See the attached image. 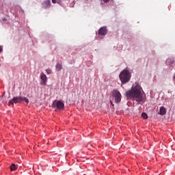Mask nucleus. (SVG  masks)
<instances>
[{
  "instance_id": "nucleus-1",
  "label": "nucleus",
  "mask_w": 175,
  "mask_h": 175,
  "mask_svg": "<svg viewBox=\"0 0 175 175\" xmlns=\"http://www.w3.org/2000/svg\"><path fill=\"white\" fill-rule=\"evenodd\" d=\"M127 99H133L134 100L136 98V102L140 103L143 100V94H142V87L139 85H136L131 90H129L126 93Z\"/></svg>"
},
{
  "instance_id": "nucleus-2",
  "label": "nucleus",
  "mask_w": 175,
  "mask_h": 175,
  "mask_svg": "<svg viewBox=\"0 0 175 175\" xmlns=\"http://www.w3.org/2000/svg\"><path fill=\"white\" fill-rule=\"evenodd\" d=\"M119 77L122 84H126L131 80V73L128 70H123L120 72Z\"/></svg>"
},
{
  "instance_id": "nucleus-3",
  "label": "nucleus",
  "mask_w": 175,
  "mask_h": 175,
  "mask_svg": "<svg viewBox=\"0 0 175 175\" xmlns=\"http://www.w3.org/2000/svg\"><path fill=\"white\" fill-rule=\"evenodd\" d=\"M23 100L24 102H26V103H29V100H28V98H27L26 97H23V96H16V97H14L12 99H11L8 105L9 106H13V105H14V103H21V102H23Z\"/></svg>"
},
{
  "instance_id": "nucleus-4",
  "label": "nucleus",
  "mask_w": 175,
  "mask_h": 175,
  "mask_svg": "<svg viewBox=\"0 0 175 175\" xmlns=\"http://www.w3.org/2000/svg\"><path fill=\"white\" fill-rule=\"evenodd\" d=\"M112 96L115 99V103H120L121 102V93L119 91L113 90L112 92Z\"/></svg>"
},
{
  "instance_id": "nucleus-5",
  "label": "nucleus",
  "mask_w": 175,
  "mask_h": 175,
  "mask_svg": "<svg viewBox=\"0 0 175 175\" xmlns=\"http://www.w3.org/2000/svg\"><path fill=\"white\" fill-rule=\"evenodd\" d=\"M53 107H57L58 110H64L65 107V104H64L61 100H55L52 105Z\"/></svg>"
},
{
  "instance_id": "nucleus-6",
  "label": "nucleus",
  "mask_w": 175,
  "mask_h": 175,
  "mask_svg": "<svg viewBox=\"0 0 175 175\" xmlns=\"http://www.w3.org/2000/svg\"><path fill=\"white\" fill-rule=\"evenodd\" d=\"M98 35L101 36H105V35H107V28H106V27H100L98 30Z\"/></svg>"
},
{
  "instance_id": "nucleus-7",
  "label": "nucleus",
  "mask_w": 175,
  "mask_h": 175,
  "mask_svg": "<svg viewBox=\"0 0 175 175\" xmlns=\"http://www.w3.org/2000/svg\"><path fill=\"white\" fill-rule=\"evenodd\" d=\"M51 6V1L50 0H46L42 3V8L44 9H47Z\"/></svg>"
},
{
  "instance_id": "nucleus-8",
  "label": "nucleus",
  "mask_w": 175,
  "mask_h": 175,
  "mask_svg": "<svg viewBox=\"0 0 175 175\" xmlns=\"http://www.w3.org/2000/svg\"><path fill=\"white\" fill-rule=\"evenodd\" d=\"M40 79L42 80L41 84H42V85H46L47 82V76L44 74H41Z\"/></svg>"
},
{
  "instance_id": "nucleus-9",
  "label": "nucleus",
  "mask_w": 175,
  "mask_h": 175,
  "mask_svg": "<svg viewBox=\"0 0 175 175\" xmlns=\"http://www.w3.org/2000/svg\"><path fill=\"white\" fill-rule=\"evenodd\" d=\"M159 114L160 116H165V114H166V109L165 107H161L160 108V111H159Z\"/></svg>"
},
{
  "instance_id": "nucleus-10",
  "label": "nucleus",
  "mask_w": 175,
  "mask_h": 175,
  "mask_svg": "<svg viewBox=\"0 0 175 175\" xmlns=\"http://www.w3.org/2000/svg\"><path fill=\"white\" fill-rule=\"evenodd\" d=\"M10 168L11 172H14V170L17 169V167H16V164L14 163L11 164V165L10 166Z\"/></svg>"
},
{
  "instance_id": "nucleus-11",
  "label": "nucleus",
  "mask_w": 175,
  "mask_h": 175,
  "mask_svg": "<svg viewBox=\"0 0 175 175\" xmlns=\"http://www.w3.org/2000/svg\"><path fill=\"white\" fill-rule=\"evenodd\" d=\"M61 69H62V65L59 63L56 64V70H57V72H59L61 70Z\"/></svg>"
},
{
  "instance_id": "nucleus-12",
  "label": "nucleus",
  "mask_w": 175,
  "mask_h": 175,
  "mask_svg": "<svg viewBox=\"0 0 175 175\" xmlns=\"http://www.w3.org/2000/svg\"><path fill=\"white\" fill-rule=\"evenodd\" d=\"M142 117L144 120H147V118H148V116L144 112L142 113Z\"/></svg>"
},
{
  "instance_id": "nucleus-13",
  "label": "nucleus",
  "mask_w": 175,
  "mask_h": 175,
  "mask_svg": "<svg viewBox=\"0 0 175 175\" xmlns=\"http://www.w3.org/2000/svg\"><path fill=\"white\" fill-rule=\"evenodd\" d=\"M169 64H170V65H173V64H174V60L170 59V60L169 61Z\"/></svg>"
},
{
  "instance_id": "nucleus-14",
  "label": "nucleus",
  "mask_w": 175,
  "mask_h": 175,
  "mask_svg": "<svg viewBox=\"0 0 175 175\" xmlns=\"http://www.w3.org/2000/svg\"><path fill=\"white\" fill-rule=\"evenodd\" d=\"M46 70L48 75H50V73H51V70L47 69V70Z\"/></svg>"
},
{
  "instance_id": "nucleus-15",
  "label": "nucleus",
  "mask_w": 175,
  "mask_h": 175,
  "mask_svg": "<svg viewBox=\"0 0 175 175\" xmlns=\"http://www.w3.org/2000/svg\"><path fill=\"white\" fill-rule=\"evenodd\" d=\"M110 0H103V2H105V3H107V2H109Z\"/></svg>"
},
{
  "instance_id": "nucleus-16",
  "label": "nucleus",
  "mask_w": 175,
  "mask_h": 175,
  "mask_svg": "<svg viewBox=\"0 0 175 175\" xmlns=\"http://www.w3.org/2000/svg\"><path fill=\"white\" fill-rule=\"evenodd\" d=\"M3 50V49L2 46H0V53H2Z\"/></svg>"
},
{
  "instance_id": "nucleus-17",
  "label": "nucleus",
  "mask_w": 175,
  "mask_h": 175,
  "mask_svg": "<svg viewBox=\"0 0 175 175\" xmlns=\"http://www.w3.org/2000/svg\"><path fill=\"white\" fill-rule=\"evenodd\" d=\"M53 3H57V1L56 0H52Z\"/></svg>"
},
{
  "instance_id": "nucleus-18",
  "label": "nucleus",
  "mask_w": 175,
  "mask_h": 175,
  "mask_svg": "<svg viewBox=\"0 0 175 175\" xmlns=\"http://www.w3.org/2000/svg\"><path fill=\"white\" fill-rule=\"evenodd\" d=\"M110 103L111 105H112V106H114V104H113V101L110 100Z\"/></svg>"
}]
</instances>
